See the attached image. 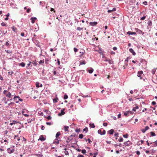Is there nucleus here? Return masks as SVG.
<instances>
[{"label":"nucleus","instance_id":"54","mask_svg":"<svg viewBox=\"0 0 157 157\" xmlns=\"http://www.w3.org/2000/svg\"><path fill=\"white\" fill-rule=\"evenodd\" d=\"M108 124L107 123H103V125L104 126H106Z\"/></svg>","mask_w":157,"mask_h":157},{"label":"nucleus","instance_id":"24","mask_svg":"<svg viewBox=\"0 0 157 157\" xmlns=\"http://www.w3.org/2000/svg\"><path fill=\"white\" fill-rule=\"evenodd\" d=\"M17 123V121H13L12 122L10 123V124L11 125H12L13 124H16Z\"/></svg>","mask_w":157,"mask_h":157},{"label":"nucleus","instance_id":"38","mask_svg":"<svg viewBox=\"0 0 157 157\" xmlns=\"http://www.w3.org/2000/svg\"><path fill=\"white\" fill-rule=\"evenodd\" d=\"M68 98V96L67 94H65L64 96V99H66Z\"/></svg>","mask_w":157,"mask_h":157},{"label":"nucleus","instance_id":"40","mask_svg":"<svg viewBox=\"0 0 157 157\" xmlns=\"http://www.w3.org/2000/svg\"><path fill=\"white\" fill-rule=\"evenodd\" d=\"M79 138L80 139H82L83 138V135L82 134H80L79 135Z\"/></svg>","mask_w":157,"mask_h":157},{"label":"nucleus","instance_id":"12","mask_svg":"<svg viewBox=\"0 0 157 157\" xmlns=\"http://www.w3.org/2000/svg\"><path fill=\"white\" fill-rule=\"evenodd\" d=\"M97 23H98L97 22H90V24L92 26H94L96 25Z\"/></svg>","mask_w":157,"mask_h":157},{"label":"nucleus","instance_id":"44","mask_svg":"<svg viewBox=\"0 0 157 157\" xmlns=\"http://www.w3.org/2000/svg\"><path fill=\"white\" fill-rule=\"evenodd\" d=\"M13 74V71H12L11 72H8V75H11V76H12V74Z\"/></svg>","mask_w":157,"mask_h":157},{"label":"nucleus","instance_id":"7","mask_svg":"<svg viewBox=\"0 0 157 157\" xmlns=\"http://www.w3.org/2000/svg\"><path fill=\"white\" fill-rule=\"evenodd\" d=\"M124 144L126 146H129L131 144H132V142L130 141L129 140H128V141H127L125 142L124 143Z\"/></svg>","mask_w":157,"mask_h":157},{"label":"nucleus","instance_id":"52","mask_svg":"<svg viewBox=\"0 0 157 157\" xmlns=\"http://www.w3.org/2000/svg\"><path fill=\"white\" fill-rule=\"evenodd\" d=\"M48 120H51V117L50 116H48L47 118Z\"/></svg>","mask_w":157,"mask_h":157},{"label":"nucleus","instance_id":"8","mask_svg":"<svg viewBox=\"0 0 157 157\" xmlns=\"http://www.w3.org/2000/svg\"><path fill=\"white\" fill-rule=\"evenodd\" d=\"M64 109H62L61 110V112L58 114V115L59 116H62V115H64L65 114V112L64 111Z\"/></svg>","mask_w":157,"mask_h":157},{"label":"nucleus","instance_id":"9","mask_svg":"<svg viewBox=\"0 0 157 157\" xmlns=\"http://www.w3.org/2000/svg\"><path fill=\"white\" fill-rule=\"evenodd\" d=\"M17 98L18 99V100L21 101H23L22 99L20 98L19 96H15L13 98V99L16 100H17Z\"/></svg>","mask_w":157,"mask_h":157},{"label":"nucleus","instance_id":"61","mask_svg":"<svg viewBox=\"0 0 157 157\" xmlns=\"http://www.w3.org/2000/svg\"><path fill=\"white\" fill-rule=\"evenodd\" d=\"M136 154L138 155H139L140 154V152L139 151H137L136 152Z\"/></svg>","mask_w":157,"mask_h":157},{"label":"nucleus","instance_id":"33","mask_svg":"<svg viewBox=\"0 0 157 157\" xmlns=\"http://www.w3.org/2000/svg\"><path fill=\"white\" fill-rule=\"evenodd\" d=\"M123 139L122 137H120V139L118 140V141L119 142H122L123 141Z\"/></svg>","mask_w":157,"mask_h":157},{"label":"nucleus","instance_id":"20","mask_svg":"<svg viewBox=\"0 0 157 157\" xmlns=\"http://www.w3.org/2000/svg\"><path fill=\"white\" fill-rule=\"evenodd\" d=\"M58 100V98L57 97H56V98L53 99V101L54 103H56L57 102Z\"/></svg>","mask_w":157,"mask_h":157},{"label":"nucleus","instance_id":"62","mask_svg":"<svg viewBox=\"0 0 157 157\" xmlns=\"http://www.w3.org/2000/svg\"><path fill=\"white\" fill-rule=\"evenodd\" d=\"M141 131L142 132H143V133H144L146 131L144 129H142V130H141Z\"/></svg>","mask_w":157,"mask_h":157},{"label":"nucleus","instance_id":"30","mask_svg":"<svg viewBox=\"0 0 157 157\" xmlns=\"http://www.w3.org/2000/svg\"><path fill=\"white\" fill-rule=\"evenodd\" d=\"M58 139H57L54 142V143L58 144L59 143V140Z\"/></svg>","mask_w":157,"mask_h":157},{"label":"nucleus","instance_id":"35","mask_svg":"<svg viewBox=\"0 0 157 157\" xmlns=\"http://www.w3.org/2000/svg\"><path fill=\"white\" fill-rule=\"evenodd\" d=\"M153 143H154V147L157 146V140Z\"/></svg>","mask_w":157,"mask_h":157},{"label":"nucleus","instance_id":"4","mask_svg":"<svg viewBox=\"0 0 157 157\" xmlns=\"http://www.w3.org/2000/svg\"><path fill=\"white\" fill-rule=\"evenodd\" d=\"M9 140H7L6 139L4 140L2 139V140L1 141V143L2 144H3L5 145H6L8 144V143H9V142L8 141Z\"/></svg>","mask_w":157,"mask_h":157},{"label":"nucleus","instance_id":"2","mask_svg":"<svg viewBox=\"0 0 157 157\" xmlns=\"http://www.w3.org/2000/svg\"><path fill=\"white\" fill-rule=\"evenodd\" d=\"M4 94H5L6 96L9 98H11V94L10 92L6 90H4L3 92Z\"/></svg>","mask_w":157,"mask_h":157},{"label":"nucleus","instance_id":"17","mask_svg":"<svg viewBox=\"0 0 157 157\" xmlns=\"http://www.w3.org/2000/svg\"><path fill=\"white\" fill-rule=\"evenodd\" d=\"M61 133L60 132H58L56 134V137L57 139H59V138L58 137L60 135Z\"/></svg>","mask_w":157,"mask_h":157},{"label":"nucleus","instance_id":"16","mask_svg":"<svg viewBox=\"0 0 157 157\" xmlns=\"http://www.w3.org/2000/svg\"><path fill=\"white\" fill-rule=\"evenodd\" d=\"M36 19V18L35 17H32L31 18V22L32 23H34L35 22V21Z\"/></svg>","mask_w":157,"mask_h":157},{"label":"nucleus","instance_id":"49","mask_svg":"<svg viewBox=\"0 0 157 157\" xmlns=\"http://www.w3.org/2000/svg\"><path fill=\"white\" fill-rule=\"evenodd\" d=\"M1 25L2 26H6V24L4 22H2L1 23Z\"/></svg>","mask_w":157,"mask_h":157},{"label":"nucleus","instance_id":"15","mask_svg":"<svg viewBox=\"0 0 157 157\" xmlns=\"http://www.w3.org/2000/svg\"><path fill=\"white\" fill-rule=\"evenodd\" d=\"M114 132V130L113 129H111L108 132V133H109L110 135L113 134Z\"/></svg>","mask_w":157,"mask_h":157},{"label":"nucleus","instance_id":"59","mask_svg":"<svg viewBox=\"0 0 157 157\" xmlns=\"http://www.w3.org/2000/svg\"><path fill=\"white\" fill-rule=\"evenodd\" d=\"M147 2L146 1H144L143 2V4L145 5H146L147 4Z\"/></svg>","mask_w":157,"mask_h":157},{"label":"nucleus","instance_id":"23","mask_svg":"<svg viewBox=\"0 0 157 157\" xmlns=\"http://www.w3.org/2000/svg\"><path fill=\"white\" fill-rule=\"evenodd\" d=\"M90 69H91L90 70L87 69V71H88L89 72V73H90V74L92 73L94 71V70L93 68H91Z\"/></svg>","mask_w":157,"mask_h":157},{"label":"nucleus","instance_id":"5","mask_svg":"<svg viewBox=\"0 0 157 157\" xmlns=\"http://www.w3.org/2000/svg\"><path fill=\"white\" fill-rule=\"evenodd\" d=\"M143 75V72L142 71H141L138 72L137 76L140 77V79H142V76Z\"/></svg>","mask_w":157,"mask_h":157},{"label":"nucleus","instance_id":"43","mask_svg":"<svg viewBox=\"0 0 157 157\" xmlns=\"http://www.w3.org/2000/svg\"><path fill=\"white\" fill-rule=\"evenodd\" d=\"M148 25H152V23L151 21H149L148 22Z\"/></svg>","mask_w":157,"mask_h":157},{"label":"nucleus","instance_id":"42","mask_svg":"<svg viewBox=\"0 0 157 157\" xmlns=\"http://www.w3.org/2000/svg\"><path fill=\"white\" fill-rule=\"evenodd\" d=\"M82 153L83 154H85L86 153V150L85 149H83L81 151Z\"/></svg>","mask_w":157,"mask_h":157},{"label":"nucleus","instance_id":"6","mask_svg":"<svg viewBox=\"0 0 157 157\" xmlns=\"http://www.w3.org/2000/svg\"><path fill=\"white\" fill-rule=\"evenodd\" d=\"M14 149L13 148H9L7 149L8 152L10 154L13 153L14 152Z\"/></svg>","mask_w":157,"mask_h":157},{"label":"nucleus","instance_id":"64","mask_svg":"<svg viewBox=\"0 0 157 157\" xmlns=\"http://www.w3.org/2000/svg\"><path fill=\"white\" fill-rule=\"evenodd\" d=\"M45 128V127L44 126H42L41 129L42 130H44Z\"/></svg>","mask_w":157,"mask_h":157},{"label":"nucleus","instance_id":"26","mask_svg":"<svg viewBox=\"0 0 157 157\" xmlns=\"http://www.w3.org/2000/svg\"><path fill=\"white\" fill-rule=\"evenodd\" d=\"M85 63H86L84 60H82L80 61V65L85 64Z\"/></svg>","mask_w":157,"mask_h":157},{"label":"nucleus","instance_id":"34","mask_svg":"<svg viewBox=\"0 0 157 157\" xmlns=\"http://www.w3.org/2000/svg\"><path fill=\"white\" fill-rule=\"evenodd\" d=\"M119 133H115L114 134V136L116 137V139H117V137L118 136Z\"/></svg>","mask_w":157,"mask_h":157},{"label":"nucleus","instance_id":"58","mask_svg":"<svg viewBox=\"0 0 157 157\" xmlns=\"http://www.w3.org/2000/svg\"><path fill=\"white\" fill-rule=\"evenodd\" d=\"M46 124L48 125H51V122H47Z\"/></svg>","mask_w":157,"mask_h":157},{"label":"nucleus","instance_id":"36","mask_svg":"<svg viewBox=\"0 0 157 157\" xmlns=\"http://www.w3.org/2000/svg\"><path fill=\"white\" fill-rule=\"evenodd\" d=\"M128 134H126L125 135H123V137L124 138H127L128 137Z\"/></svg>","mask_w":157,"mask_h":157},{"label":"nucleus","instance_id":"11","mask_svg":"<svg viewBox=\"0 0 157 157\" xmlns=\"http://www.w3.org/2000/svg\"><path fill=\"white\" fill-rule=\"evenodd\" d=\"M104 61H105L108 62L110 64H112V63H113V61H112V60H111L110 59H106L105 60H104Z\"/></svg>","mask_w":157,"mask_h":157},{"label":"nucleus","instance_id":"48","mask_svg":"<svg viewBox=\"0 0 157 157\" xmlns=\"http://www.w3.org/2000/svg\"><path fill=\"white\" fill-rule=\"evenodd\" d=\"M74 52H76L78 51V49L77 48H74Z\"/></svg>","mask_w":157,"mask_h":157},{"label":"nucleus","instance_id":"18","mask_svg":"<svg viewBox=\"0 0 157 157\" xmlns=\"http://www.w3.org/2000/svg\"><path fill=\"white\" fill-rule=\"evenodd\" d=\"M140 61L141 63H144L145 65H147L146 61H145L144 59H140Z\"/></svg>","mask_w":157,"mask_h":157},{"label":"nucleus","instance_id":"32","mask_svg":"<svg viewBox=\"0 0 157 157\" xmlns=\"http://www.w3.org/2000/svg\"><path fill=\"white\" fill-rule=\"evenodd\" d=\"M64 150H65V151L64 152V153L66 155H69L68 152L67 151H66V148H65Z\"/></svg>","mask_w":157,"mask_h":157},{"label":"nucleus","instance_id":"14","mask_svg":"<svg viewBox=\"0 0 157 157\" xmlns=\"http://www.w3.org/2000/svg\"><path fill=\"white\" fill-rule=\"evenodd\" d=\"M129 51L130 52L132 53V55L133 56H135L136 55V53L134 52V50L132 49L131 48L129 49Z\"/></svg>","mask_w":157,"mask_h":157},{"label":"nucleus","instance_id":"55","mask_svg":"<svg viewBox=\"0 0 157 157\" xmlns=\"http://www.w3.org/2000/svg\"><path fill=\"white\" fill-rule=\"evenodd\" d=\"M31 63H32V62H30L29 63V64H27L28 66H31V67H32V65H31V64H32Z\"/></svg>","mask_w":157,"mask_h":157},{"label":"nucleus","instance_id":"45","mask_svg":"<svg viewBox=\"0 0 157 157\" xmlns=\"http://www.w3.org/2000/svg\"><path fill=\"white\" fill-rule=\"evenodd\" d=\"M146 16H144L143 17H142L141 19H140V20H144L145 19V18H146Z\"/></svg>","mask_w":157,"mask_h":157},{"label":"nucleus","instance_id":"21","mask_svg":"<svg viewBox=\"0 0 157 157\" xmlns=\"http://www.w3.org/2000/svg\"><path fill=\"white\" fill-rule=\"evenodd\" d=\"M12 29L13 30L15 33H17V29L14 26H13L12 27Z\"/></svg>","mask_w":157,"mask_h":157},{"label":"nucleus","instance_id":"47","mask_svg":"<svg viewBox=\"0 0 157 157\" xmlns=\"http://www.w3.org/2000/svg\"><path fill=\"white\" fill-rule=\"evenodd\" d=\"M83 131H86V132H87L88 131V128L87 127H86L83 129Z\"/></svg>","mask_w":157,"mask_h":157},{"label":"nucleus","instance_id":"53","mask_svg":"<svg viewBox=\"0 0 157 157\" xmlns=\"http://www.w3.org/2000/svg\"><path fill=\"white\" fill-rule=\"evenodd\" d=\"M75 131L76 132H79L80 131V130L79 129H75Z\"/></svg>","mask_w":157,"mask_h":157},{"label":"nucleus","instance_id":"3","mask_svg":"<svg viewBox=\"0 0 157 157\" xmlns=\"http://www.w3.org/2000/svg\"><path fill=\"white\" fill-rule=\"evenodd\" d=\"M29 113V111H28V110H27V109H23V110L22 111V114L24 115V116L25 117H28L29 116V115L27 114V113Z\"/></svg>","mask_w":157,"mask_h":157},{"label":"nucleus","instance_id":"28","mask_svg":"<svg viewBox=\"0 0 157 157\" xmlns=\"http://www.w3.org/2000/svg\"><path fill=\"white\" fill-rule=\"evenodd\" d=\"M89 125H90L91 128H94L95 127V126L94 124H90Z\"/></svg>","mask_w":157,"mask_h":157},{"label":"nucleus","instance_id":"60","mask_svg":"<svg viewBox=\"0 0 157 157\" xmlns=\"http://www.w3.org/2000/svg\"><path fill=\"white\" fill-rule=\"evenodd\" d=\"M30 9L29 8L27 9V10H26V12L27 13H29L30 12Z\"/></svg>","mask_w":157,"mask_h":157},{"label":"nucleus","instance_id":"51","mask_svg":"<svg viewBox=\"0 0 157 157\" xmlns=\"http://www.w3.org/2000/svg\"><path fill=\"white\" fill-rule=\"evenodd\" d=\"M149 129V127L148 126H146L145 127L144 129L146 130H147L148 129Z\"/></svg>","mask_w":157,"mask_h":157},{"label":"nucleus","instance_id":"57","mask_svg":"<svg viewBox=\"0 0 157 157\" xmlns=\"http://www.w3.org/2000/svg\"><path fill=\"white\" fill-rule=\"evenodd\" d=\"M6 46H9L10 45L9 43L8 42H6Z\"/></svg>","mask_w":157,"mask_h":157},{"label":"nucleus","instance_id":"19","mask_svg":"<svg viewBox=\"0 0 157 157\" xmlns=\"http://www.w3.org/2000/svg\"><path fill=\"white\" fill-rule=\"evenodd\" d=\"M40 140L41 141H44L45 140V139L43 137L42 135H41L40 136L39 139L38 140Z\"/></svg>","mask_w":157,"mask_h":157},{"label":"nucleus","instance_id":"50","mask_svg":"<svg viewBox=\"0 0 157 157\" xmlns=\"http://www.w3.org/2000/svg\"><path fill=\"white\" fill-rule=\"evenodd\" d=\"M105 130H104L103 132H102V134H101V135H105Z\"/></svg>","mask_w":157,"mask_h":157},{"label":"nucleus","instance_id":"25","mask_svg":"<svg viewBox=\"0 0 157 157\" xmlns=\"http://www.w3.org/2000/svg\"><path fill=\"white\" fill-rule=\"evenodd\" d=\"M33 65L36 66L37 64V63H36V60L33 61L32 62V63Z\"/></svg>","mask_w":157,"mask_h":157},{"label":"nucleus","instance_id":"27","mask_svg":"<svg viewBox=\"0 0 157 157\" xmlns=\"http://www.w3.org/2000/svg\"><path fill=\"white\" fill-rule=\"evenodd\" d=\"M138 108V106L136 105V107H133L132 109L134 111H136V109H137Z\"/></svg>","mask_w":157,"mask_h":157},{"label":"nucleus","instance_id":"41","mask_svg":"<svg viewBox=\"0 0 157 157\" xmlns=\"http://www.w3.org/2000/svg\"><path fill=\"white\" fill-rule=\"evenodd\" d=\"M44 63V60H41L40 62H39V63L40 64H42V63Z\"/></svg>","mask_w":157,"mask_h":157},{"label":"nucleus","instance_id":"39","mask_svg":"<svg viewBox=\"0 0 157 157\" xmlns=\"http://www.w3.org/2000/svg\"><path fill=\"white\" fill-rule=\"evenodd\" d=\"M76 29L80 31V30H82L83 29V28H81L80 27H78Z\"/></svg>","mask_w":157,"mask_h":157},{"label":"nucleus","instance_id":"29","mask_svg":"<svg viewBox=\"0 0 157 157\" xmlns=\"http://www.w3.org/2000/svg\"><path fill=\"white\" fill-rule=\"evenodd\" d=\"M19 65L21 66L22 67H24L25 66V63H24L22 62L19 64Z\"/></svg>","mask_w":157,"mask_h":157},{"label":"nucleus","instance_id":"10","mask_svg":"<svg viewBox=\"0 0 157 157\" xmlns=\"http://www.w3.org/2000/svg\"><path fill=\"white\" fill-rule=\"evenodd\" d=\"M40 83L39 82H36V86L37 87H42L43 86L41 84H40Z\"/></svg>","mask_w":157,"mask_h":157},{"label":"nucleus","instance_id":"13","mask_svg":"<svg viewBox=\"0 0 157 157\" xmlns=\"http://www.w3.org/2000/svg\"><path fill=\"white\" fill-rule=\"evenodd\" d=\"M127 34L128 35H135L136 33L135 32H131V31H128L127 32Z\"/></svg>","mask_w":157,"mask_h":157},{"label":"nucleus","instance_id":"37","mask_svg":"<svg viewBox=\"0 0 157 157\" xmlns=\"http://www.w3.org/2000/svg\"><path fill=\"white\" fill-rule=\"evenodd\" d=\"M5 51L7 53H9V54H10V53H11L12 52L10 51V50H5Z\"/></svg>","mask_w":157,"mask_h":157},{"label":"nucleus","instance_id":"22","mask_svg":"<svg viewBox=\"0 0 157 157\" xmlns=\"http://www.w3.org/2000/svg\"><path fill=\"white\" fill-rule=\"evenodd\" d=\"M64 130L65 132L66 131H68L69 132V131L68 130V128H69L68 126H64Z\"/></svg>","mask_w":157,"mask_h":157},{"label":"nucleus","instance_id":"31","mask_svg":"<svg viewBox=\"0 0 157 157\" xmlns=\"http://www.w3.org/2000/svg\"><path fill=\"white\" fill-rule=\"evenodd\" d=\"M150 134L151 136H155L156 135L153 132H150Z\"/></svg>","mask_w":157,"mask_h":157},{"label":"nucleus","instance_id":"56","mask_svg":"<svg viewBox=\"0 0 157 157\" xmlns=\"http://www.w3.org/2000/svg\"><path fill=\"white\" fill-rule=\"evenodd\" d=\"M77 157H84L83 155H80V154H79L78 156H77Z\"/></svg>","mask_w":157,"mask_h":157},{"label":"nucleus","instance_id":"63","mask_svg":"<svg viewBox=\"0 0 157 157\" xmlns=\"http://www.w3.org/2000/svg\"><path fill=\"white\" fill-rule=\"evenodd\" d=\"M128 112L126 113H125L124 114V115L125 116H127L128 115Z\"/></svg>","mask_w":157,"mask_h":157},{"label":"nucleus","instance_id":"46","mask_svg":"<svg viewBox=\"0 0 157 157\" xmlns=\"http://www.w3.org/2000/svg\"><path fill=\"white\" fill-rule=\"evenodd\" d=\"M98 134H100L101 135V134H102V132L101 130H98Z\"/></svg>","mask_w":157,"mask_h":157},{"label":"nucleus","instance_id":"1","mask_svg":"<svg viewBox=\"0 0 157 157\" xmlns=\"http://www.w3.org/2000/svg\"><path fill=\"white\" fill-rule=\"evenodd\" d=\"M38 91L37 90H33L31 92V96L34 99L37 98Z\"/></svg>","mask_w":157,"mask_h":157}]
</instances>
